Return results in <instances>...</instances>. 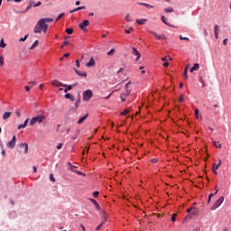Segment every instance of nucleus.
I'll return each instance as SVG.
<instances>
[{
    "label": "nucleus",
    "mask_w": 231,
    "mask_h": 231,
    "mask_svg": "<svg viewBox=\"0 0 231 231\" xmlns=\"http://www.w3.org/2000/svg\"><path fill=\"white\" fill-rule=\"evenodd\" d=\"M48 23H53V18H42L39 20V22L36 23L33 32L34 33H47L48 32Z\"/></svg>",
    "instance_id": "nucleus-1"
},
{
    "label": "nucleus",
    "mask_w": 231,
    "mask_h": 231,
    "mask_svg": "<svg viewBox=\"0 0 231 231\" xmlns=\"http://www.w3.org/2000/svg\"><path fill=\"white\" fill-rule=\"evenodd\" d=\"M129 86H131V81H129L128 83L125 84V92L122 93L120 95V98H121L122 102H125L127 97H129V95H131L132 89L129 88Z\"/></svg>",
    "instance_id": "nucleus-2"
},
{
    "label": "nucleus",
    "mask_w": 231,
    "mask_h": 231,
    "mask_svg": "<svg viewBox=\"0 0 231 231\" xmlns=\"http://www.w3.org/2000/svg\"><path fill=\"white\" fill-rule=\"evenodd\" d=\"M46 119V116L43 115H39L35 117H32L30 121L31 125H35V124H42V121Z\"/></svg>",
    "instance_id": "nucleus-3"
},
{
    "label": "nucleus",
    "mask_w": 231,
    "mask_h": 231,
    "mask_svg": "<svg viewBox=\"0 0 231 231\" xmlns=\"http://www.w3.org/2000/svg\"><path fill=\"white\" fill-rule=\"evenodd\" d=\"M19 152L21 154H27L28 153V143H22L18 145Z\"/></svg>",
    "instance_id": "nucleus-4"
},
{
    "label": "nucleus",
    "mask_w": 231,
    "mask_h": 231,
    "mask_svg": "<svg viewBox=\"0 0 231 231\" xmlns=\"http://www.w3.org/2000/svg\"><path fill=\"white\" fill-rule=\"evenodd\" d=\"M91 98H93V91L88 89L83 92V100L85 102L91 100Z\"/></svg>",
    "instance_id": "nucleus-5"
},
{
    "label": "nucleus",
    "mask_w": 231,
    "mask_h": 231,
    "mask_svg": "<svg viewBox=\"0 0 231 231\" xmlns=\"http://www.w3.org/2000/svg\"><path fill=\"white\" fill-rule=\"evenodd\" d=\"M224 201H225V197L221 196L218 199L216 200L211 210H216V208H218V207H221Z\"/></svg>",
    "instance_id": "nucleus-6"
},
{
    "label": "nucleus",
    "mask_w": 231,
    "mask_h": 231,
    "mask_svg": "<svg viewBox=\"0 0 231 231\" xmlns=\"http://www.w3.org/2000/svg\"><path fill=\"white\" fill-rule=\"evenodd\" d=\"M79 28L83 32H88V26H89V21L84 20L83 23H79Z\"/></svg>",
    "instance_id": "nucleus-7"
},
{
    "label": "nucleus",
    "mask_w": 231,
    "mask_h": 231,
    "mask_svg": "<svg viewBox=\"0 0 231 231\" xmlns=\"http://www.w3.org/2000/svg\"><path fill=\"white\" fill-rule=\"evenodd\" d=\"M132 55L136 57L135 59L136 61L140 60V58L142 57V54H140V51H138V49L134 47L132 48Z\"/></svg>",
    "instance_id": "nucleus-8"
},
{
    "label": "nucleus",
    "mask_w": 231,
    "mask_h": 231,
    "mask_svg": "<svg viewBox=\"0 0 231 231\" xmlns=\"http://www.w3.org/2000/svg\"><path fill=\"white\" fill-rule=\"evenodd\" d=\"M17 142V138L15 137V135L13 136L12 140L9 141L6 145L7 147H9V149H14V147H15V143Z\"/></svg>",
    "instance_id": "nucleus-9"
},
{
    "label": "nucleus",
    "mask_w": 231,
    "mask_h": 231,
    "mask_svg": "<svg viewBox=\"0 0 231 231\" xmlns=\"http://www.w3.org/2000/svg\"><path fill=\"white\" fill-rule=\"evenodd\" d=\"M51 85L55 86L56 88H66V84H62V82L57 79L52 80Z\"/></svg>",
    "instance_id": "nucleus-10"
},
{
    "label": "nucleus",
    "mask_w": 231,
    "mask_h": 231,
    "mask_svg": "<svg viewBox=\"0 0 231 231\" xmlns=\"http://www.w3.org/2000/svg\"><path fill=\"white\" fill-rule=\"evenodd\" d=\"M97 65V61H95V58H90L89 61L86 63L87 68H94Z\"/></svg>",
    "instance_id": "nucleus-11"
},
{
    "label": "nucleus",
    "mask_w": 231,
    "mask_h": 231,
    "mask_svg": "<svg viewBox=\"0 0 231 231\" xmlns=\"http://www.w3.org/2000/svg\"><path fill=\"white\" fill-rule=\"evenodd\" d=\"M151 33H152V35H154L155 38L161 40V39H167V37H165V34H157L156 32L151 31Z\"/></svg>",
    "instance_id": "nucleus-12"
},
{
    "label": "nucleus",
    "mask_w": 231,
    "mask_h": 231,
    "mask_svg": "<svg viewBox=\"0 0 231 231\" xmlns=\"http://www.w3.org/2000/svg\"><path fill=\"white\" fill-rule=\"evenodd\" d=\"M217 169H219V164L213 163V165H212V172L216 176H217Z\"/></svg>",
    "instance_id": "nucleus-13"
},
{
    "label": "nucleus",
    "mask_w": 231,
    "mask_h": 231,
    "mask_svg": "<svg viewBox=\"0 0 231 231\" xmlns=\"http://www.w3.org/2000/svg\"><path fill=\"white\" fill-rule=\"evenodd\" d=\"M199 69V63H195L193 67L189 69V72L193 73L194 71H198Z\"/></svg>",
    "instance_id": "nucleus-14"
},
{
    "label": "nucleus",
    "mask_w": 231,
    "mask_h": 231,
    "mask_svg": "<svg viewBox=\"0 0 231 231\" xmlns=\"http://www.w3.org/2000/svg\"><path fill=\"white\" fill-rule=\"evenodd\" d=\"M199 213V208L191 207V216H198Z\"/></svg>",
    "instance_id": "nucleus-15"
},
{
    "label": "nucleus",
    "mask_w": 231,
    "mask_h": 231,
    "mask_svg": "<svg viewBox=\"0 0 231 231\" xmlns=\"http://www.w3.org/2000/svg\"><path fill=\"white\" fill-rule=\"evenodd\" d=\"M88 116H89L88 114H86L84 116L79 119L78 124L80 125L81 124H84V121L88 119Z\"/></svg>",
    "instance_id": "nucleus-16"
},
{
    "label": "nucleus",
    "mask_w": 231,
    "mask_h": 231,
    "mask_svg": "<svg viewBox=\"0 0 231 231\" xmlns=\"http://www.w3.org/2000/svg\"><path fill=\"white\" fill-rule=\"evenodd\" d=\"M77 75H79V77H84L86 79V77H88V72H82L80 70L75 69Z\"/></svg>",
    "instance_id": "nucleus-17"
},
{
    "label": "nucleus",
    "mask_w": 231,
    "mask_h": 231,
    "mask_svg": "<svg viewBox=\"0 0 231 231\" xmlns=\"http://www.w3.org/2000/svg\"><path fill=\"white\" fill-rule=\"evenodd\" d=\"M135 23H136L137 24L143 25V24H145V23H147V19H145V18L137 19V20H135Z\"/></svg>",
    "instance_id": "nucleus-18"
},
{
    "label": "nucleus",
    "mask_w": 231,
    "mask_h": 231,
    "mask_svg": "<svg viewBox=\"0 0 231 231\" xmlns=\"http://www.w3.org/2000/svg\"><path fill=\"white\" fill-rule=\"evenodd\" d=\"M65 98H68L69 100H70L71 102H75V97L69 93H67L65 95Z\"/></svg>",
    "instance_id": "nucleus-19"
},
{
    "label": "nucleus",
    "mask_w": 231,
    "mask_h": 231,
    "mask_svg": "<svg viewBox=\"0 0 231 231\" xmlns=\"http://www.w3.org/2000/svg\"><path fill=\"white\" fill-rule=\"evenodd\" d=\"M91 201V203H93V205H95L97 210H100V205H98V202H97V200L90 199H89Z\"/></svg>",
    "instance_id": "nucleus-20"
},
{
    "label": "nucleus",
    "mask_w": 231,
    "mask_h": 231,
    "mask_svg": "<svg viewBox=\"0 0 231 231\" xmlns=\"http://www.w3.org/2000/svg\"><path fill=\"white\" fill-rule=\"evenodd\" d=\"M137 5H139V6H146V8H154L153 5H151L146 4V3H140V2H138Z\"/></svg>",
    "instance_id": "nucleus-21"
},
{
    "label": "nucleus",
    "mask_w": 231,
    "mask_h": 231,
    "mask_svg": "<svg viewBox=\"0 0 231 231\" xmlns=\"http://www.w3.org/2000/svg\"><path fill=\"white\" fill-rule=\"evenodd\" d=\"M102 221H104V224H106V221H107V213L106 211H102Z\"/></svg>",
    "instance_id": "nucleus-22"
},
{
    "label": "nucleus",
    "mask_w": 231,
    "mask_h": 231,
    "mask_svg": "<svg viewBox=\"0 0 231 231\" xmlns=\"http://www.w3.org/2000/svg\"><path fill=\"white\" fill-rule=\"evenodd\" d=\"M42 5V2H37L36 4H35V2L30 3V6H33V8H37V6H41Z\"/></svg>",
    "instance_id": "nucleus-23"
},
{
    "label": "nucleus",
    "mask_w": 231,
    "mask_h": 231,
    "mask_svg": "<svg viewBox=\"0 0 231 231\" xmlns=\"http://www.w3.org/2000/svg\"><path fill=\"white\" fill-rule=\"evenodd\" d=\"M79 10H86V6H79L78 8H75L72 11H69V14H75V12H79Z\"/></svg>",
    "instance_id": "nucleus-24"
},
{
    "label": "nucleus",
    "mask_w": 231,
    "mask_h": 231,
    "mask_svg": "<svg viewBox=\"0 0 231 231\" xmlns=\"http://www.w3.org/2000/svg\"><path fill=\"white\" fill-rule=\"evenodd\" d=\"M12 116V113L10 112H5L4 115H3V120H8V118Z\"/></svg>",
    "instance_id": "nucleus-25"
},
{
    "label": "nucleus",
    "mask_w": 231,
    "mask_h": 231,
    "mask_svg": "<svg viewBox=\"0 0 231 231\" xmlns=\"http://www.w3.org/2000/svg\"><path fill=\"white\" fill-rule=\"evenodd\" d=\"M30 119H26L24 124H22V125H18V129H24L26 127V125H28V121Z\"/></svg>",
    "instance_id": "nucleus-26"
},
{
    "label": "nucleus",
    "mask_w": 231,
    "mask_h": 231,
    "mask_svg": "<svg viewBox=\"0 0 231 231\" xmlns=\"http://www.w3.org/2000/svg\"><path fill=\"white\" fill-rule=\"evenodd\" d=\"M126 23H133V18H131V14H127L125 17Z\"/></svg>",
    "instance_id": "nucleus-27"
},
{
    "label": "nucleus",
    "mask_w": 231,
    "mask_h": 231,
    "mask_svg": "<svg viewBox=\"0 0 231 231\" xmlns=\"http://www.w3.org/2000/svg\"><path fill=\"white\" fill-rule=\"evenodd\" d=\"M116 51L115 49H111L109 51L106 52L107 57H113Z\"/></svg>",
    "instance_id": "nucleus-28"
},
{
    "label": "nucleus",
    "mask_w": 231,
    "mask_h": 231,
    "mask_svg": "<svg viewBox=\"0 0 231 231\" xmlns=\"http://www.w3.org/2000/svg\"><path fill=\"white\" fill-rule=\"evenodd\" d=\"M65 88L64 93H68V91H71V89H73V85H66Z\"/></svg>",
    "instance_id": "nucleus-29"
},
{
    "label": "nucleus",
    "mask_w": 231,
    "mask_h": 231,
    "mask_svg": "<svg viewBox=\"0 0 231 231\" xmlns=\"http://www.w3.org/2000/svg\"><path fill=\"white\" fill-rule=\"evenodd\" d=\"M189 65H187V66L185 67V69H184V77H185L186 79H189V75L187 74V73H189Z\"/></svg>",
    "instance_id": "nucleus-30"
},
{
    "label": "nucleus",
    "mask_w": 231,
    "mask_h": 231,
    "mask_svg": "<svg viewBox=\"0 0 231 231\" xmlns=\"http://www.w3.org/2000/svg\"><path fill=\"white\" fill-rule=\"evenodd\" d=\"M37 46H39V41L36 40L33 44L30 47V50H35V48H37Z\"/></svg>",
    "instance_id": "nucleus-31"
},
{
    "label": "nucleus",
    "mask_w": 231,
    "mask_h": 231,
    "mask_svg": "<svg viewBox=\"0 0 231 231\" xmlns=\"http://www.w3.org/2000/svg\"><path fill=\"white\" fill-rule=\"evenodd\" d=\"M164 12H166L167 14H171L174 12V9L172 7H168L164 9Z\"/></svg>",
    "instance_id": "nucleus-32"
},
{
    "label": "nucleus",
    "mask_w": 231,
    "mask_h": 231,
    "mask_svg": "<svg viewBox=\"0 0 231 231\" xmlns=\"http://www.w3.org/2000/svg\"><path fill=\"white\" fill-rule=\"evenodd\" d=\"M129 113H131V109H125L124 112H121V115L125 116V115H129Z\"/></svg>",
    "instance_id": "nucleus-33"
},
{
    "label": "nucleus",
    "mask_w": 231,
    "mask_h": 231,
    "mask_svg": "<svg viewBox=\"0 0 231 231\" xmlns=\"http://www.w3.org/2000/svg\"><path fill=\"white\" fill-rule=\"evenodd\" d=\"M161 21H162L164 24H166L167 26H169V23H167V20H166V18H165L164 15H162V16L161 17Z\"/></svg>",
    "instance_id": "nucleus-34"
},
{
    "label": "nucleus",
    "mask_w": 231,
    "mask_h": 231,
    "mask_svg": "<svg viewBox=\"0 0 231 231\" xmlns=\"http://www.w3.org/2000/svg\"><path fill=\"white\" fill-rule=\"evenodd\" d=\"M0 48H6V43H5L3 39L0 41Z\"/></svg>",
    "instance_id": "nucleus-35"
},
{
    "label": "nucleus",
    "mask_w": 231,
    "mask_h": 231,
    "mask_svg": "<svg viewBox=\"0 0 231 231\" xmlns=\"http://www.w3.org/2000/svg\"><path fill=\"white\" fill-rule=\"evenodd\" d=\"M66 33H68L69 35H71V33H73V29L72 28H68L66 29Z\"/></svg>",
    "instance_id": "nucleus-36"
},
{
    "label": "nucleus",
    "mask_w": 231,
    "mask_h": 231,
    "mask_svg": "<svg viewBox=\"0 0 231 231\" xmlns=\"http://www.w3.org/2000/svg\"><path fill=\"white\" fill-rule=\"evenodd\" d=\"M5 64V58L3 57V55H0V66H4Z\"/></svg>",
    "instance_id": "nucleus-37"
},
{
    "label": "nucleus",
    "mask_w": 231,
    "mask_h": 231,
    "mask_svg": "<svg viewBox=\"0 0 231 231\" xmlns=\"http://www.w3.org/2000/svg\"><path fill=\"white\" fill-rule=\"evenodd\" d=\"M213 145H214V147H217V149H221V143L217 144V142H216V141L213 142Z\"/></svg>",
    "instance_id": "nucleus-38"
},
{
    "label": "nucleus",
    "mask_w": 231,
    "mask_h": 231,
    "mask_svg": "<svg viewBox=\"0 0 231 231\" xmlns=\"http://www.w3.org/2000/svg\"><path fill=\"white\" fill-rule=\"evenodd\" d=\"M180 41H190L188 37H183V35H180Z\"/></svg>",
    "instance_id": "nucleus-39"
},
{
    "label": "nucleus",
    "mask_w": 231,
    "mask_h": 231,
    "mask_svg": "<svg viewBox=\"0 0 231 231\" xmlns=\"http://www.w3.org/2000/svg\"><path fill=\"white\" fill-rule=\"evenodd\" d=\"M28 37H29V35L28 34H26L23 38H21L20 40H19V42H24V41H26L27 39H28Z\"/></svg>",
    "instance_id": "nucleus-40"
},
{
    "label": "nucleus",
    "mask_w": 231,
    "mask_h": 231,
    "mask_svg": "<svg viewBox=\"0 0 231 231\" xmlns=\"http://www.w3.org/2000/svg\"><path fill=\"white\" fill-rule=\"evenodd\" d=\"M214 196H216V194H213V193L209 194L208 203H210V201H211L212 198H214Z\"/></svg>",
    "instance_id": "nucleus-41"
},
{
    "label": "nucleus",
    "mask_w": 231,
    "mask_h": 231,
    "mask_svg": "<svg viewBox=\"0 0 231 231\" xmlns=\"http://www.w3.org/2000/svg\"><path fill=\"white\" fill-rule=\"evenodd\" d=\"M75 174H79V176H86L82 171H74Z\"/></svg>",
    "instance_id": "nucleus-42"
},
{
    "label": "nucleus",
    "mask_w": 231,
    "mask_h": 231,
    "mask_svg": "<svg viewBox=\"0 0 231 231\" xmlns=\"http://www.w3.org/2000/svg\"><path fill=\"white\" fill-rule=\"evenodd\" d=\"M217 32H219V26L218 25H215L214 26V33H217Z\"/></svg>",
    "instance_id": "nucleus-43"
},
{
    "label": "nucleus",
    "mask_w": 231,
    "mask_h": 231,
    "mask_svg": "<svg viewBox=\"0 0 231 231\" xmlns=\"http://www.w3.org/2000/svg\"><path fill=\"white\" fill-rule=\"evenodd\" d=\"M75 169H77V166H75V165H70L69 171H70L71 172H75Z\"/></svg>",
    "instance_id": "nucleus-44"
},
{
    "label": "nucleus",
    "mask_w": 231,
    "mask_h": 231,
    "mask_svg": "<svg viewBox=\"0 0 231 231\" xmlns=\"http://www.w3.org/2000/svg\"><path fill=\"white\" fill-rule=\"evenodd\" d=\"M105 225L104 221H102L96 228V230H100V228H102V226Z\"/></svg>",
    "instance_id": "nucleus-45"
},
{
    "label": "nucleus",
    "mask_w": 231,
    "mask_h": 231,
    "mask_svg": "<svg viewBox=\"0 0 231 231\" xmlns=\"http://www.w3.org/2000/svg\"><path fill=\"white\" fill-rule=\"evenodd\" d=\"M50 180L52 181V183H55V177H53V173L50 175Z\"/></svg>",
    "instance_id": "nucleus-46"
},
{
    "label": "nucleus",
    "mask_w": 231,
    "mask_h": 231,
    "mask_svg": "<svg viewBox=\"0 0 231 231\" xmlns=\"http://www.w3.org/2000/svg\"><path fill=\"white\" fill-rule=\"evenodd\" d=\"M134 28L133 27H130L129 30L125 29V33L129 34L131 33V32H133Z\"/></svg>",
    "instance_id": "nucleus-47"
},
{
    "label": "nucleus",
    "mask_w": 231,
    "mask_h": 231,
    "mask_svg": "<svg viewBox=\"0 0 231 231\" xmlns=\"http://www.w3.org/2000/svg\"><path fill=\"white\" fill-rule=\"evenodd\" d=\"M199 82L202 83V88H205L207 85L205 84V80H203V78L199 79Z\"/></svg>",
    "instance_id": "nucleus-48"
},
{
    "label": "nucleus",
    "mask_w": 231,
    "mask_h": 231,
    "mask_svg": "<svg viewBox=\"0 0 231 231\" xmlns=\"http://www.w3.org/2000/svg\"><path fill=\"white\" fill-rule=\"evenodd\" d=\"M179 101L180 102H185V97H183V94H180Z\"/></svg>",
    "instance_id": "nucleus-49"
},
{
    "label": "nucleus",
    "mask_w": 231,
    "mask_h": 231,
    "mask_svg": "<svg viewBox=\"0 0 231 231\" xmlns=\"http://www.w3.org/2000/svg\"><path fill=\"white\" fill-rule=\"evenodd\" d=\"M79 106H80V98H79L75 103V107H79Z\"/></svg>",
    "instance_id": "nucleus-50"
},
{
    "label": "nucleus",
    "mask_w": 231,
    "mask_h": 231,
    "mask_svg": "<svg viewBox=\"0 0 231 231\" xmlns=\"http://www.w3.org/2000/svg\"><path fill=\"white\" fill-rule=\"evenodd\" d=\"M178 215L177 214H173L172 217H171V221L174 223V221H176V217Z\"/></svg>",
    "instance_id": "nucleus-51"
},
{
    "label": "nucleus",
    "mask_w": 231,
    "mask_h": 231,
    "mask_svg": "<svg viewBox=\"0 0 231 231\" xmlns=\"http://www.w3.org/2000/svg\"><path fill=\"white\" fill-rule=\"evenodd\" d=\"M68 44H69V42H68V41L63 42L61 48H64V46H68Z\"/></svg>",
    "instance_id": "nucleus-52"
},
{
    "label": "nucleus",
    "mask_w": 231,
    "mask_h": 231,
    "mask_svg": "<svg viewBox=\"0 0 231 231\" xmlns=\"http://www.w3.org/2000/svg\"><path fill=\"white\" fill-rule=\"evenodd\" d=\"M64 17V13H61L56 19V21H59V19H62Z\"/></svg>",
    "instance_id": "nucleus-53"
},
{
    "label": "nucleus",
    "mask_w": 231,
    "mask_h": 231,
    "mask_svg": "<svg viewBox=\"0 0 231 231\" xmlns=\"http://www.w3.org/2000/svg\"><path fill=\"white\" fill-rule=\"evenodd\" d=\"M195 115L197 118H199V110L196 109L195 110Z\"/></svg>",
    "instance_id": "nucleus-54"
},
{
    "label": "nucleus",
    "mask_w": 231,
    "mask_h": 231,
    "mask_svg": "<svg viewBox=\"0 0 231 231\" xmlns=\"http://www.w3.org/2000/svg\"><path fill=\"white\" fill-rule=\"evenodd\" d=\"M98 194H100V192L95 191V192L93 193L94 198H98Z\"/></svg>",
    "instance_id": "nucleus-55"
},
{
    "label": "nucleus",
    "mask_w": 231,
    "mask_h": 231,
    "mask_svg": "<svg viewBox=\"0 0 231 231\" xmlns=\"http://www.w3.org/2000/svg\"><path fill=\"white\" fill-rule=\"evenodd\" d=\"M76 66L77 68H80V61L79 60H76Z\"/></svg>",
    "instance_id": "nucleus-56"
},
{
    "label": "nucleus",
    "mask_w": 231,
    "mask_h": 231,
    "mask_svg": "<svg viewBox=\"0 0 231 231\" xmlns=\"http://www.w3.org/2000/svg\"><path fill=\"white\" fill-rule=\"evenodd\" d=\"M163 66H164V68H169V61H165V62L163 63Z\"/></svg>",
    "instance_id": "nucleus-57"
},
{
    "label": "nucleus",
    "mask_w": 231,
    "mask_h": 231,
    "mask_svg": "<svg viewBox=\"0 0 231 231\" xmlns=\"http://www.w3.org/2000/svg\"><path fill=\"white\" fill-rule=\"evenodd\" d=\"M227 42H228V39H225V40L223 41L224 46H226Z\"/></svg>",
    "instance_id": "nucleus-58"
},
{
    "label": "nucleus",
    "mask_w": 231,
    "mask_h": 231,
    "mask_svg": "<svg viewBox=\"0 0 231 231\" xmlns=\"http://www.w3.org/2000/svg\"><path fill=\"white\" fill-rule=\"evenodd\" d=\"M152 163H158V159H152Z\"/></svg>",
    "instance_id": "nucleus-59"
},
{
    "label": "nucleus",
    "mask_w": 231,
    "mask_h": 231,
    "mask_svg": "<svg viewBox=\"0 0 231 231\" xmlns=\"http://www.w3.org/2000/svg\"><path fill=\"white\" fill-rule=\"evenodd\" d=\"M62 143H59L58 145H57V149H62Z\"/></svg>",
    "instance_id": "nucleus-60"
},
{
    "label": "nucleus",
    "mask_w": 231,
    "mask_h": 231,
    "mask_svg": "<svg viewBox=\"0 0 231 231\" xmlns=\"http://www.w3.org/2000/svg\"><path fill=\"white\" fill-rule=\"evenodd\" d=\"M30 84H31V86H35L37 84V82L36 81H31Z\"/></svg>",
    "instance_id": "nucleus-61"
},
{
    "label": "nucleus",
    "mask_w": 231,
    "mask_h": 231,
    "mask_svg": "<svg viewBox=\"0 0 231 231\" xmlns=\"http://www.w3.org/2000/svg\"><path fill=\"white\" fill-rule=\"evenodd\" d=\"M80 226H81L83 231H86V226H84V225L81 224Z\"/></svg>",
    "instance_id": "nucleus-62"
},
{
    "label": "nucleus",
    "mask_w": 231,
    "mask_h": 231,
    "mask_svg": "<svg viewBox=\"0 0 231 231\" xmlns=\"http://www.w3.org/2000/svg\"><path fill=\"white\" fill-rule=\"evenodd\" d=\"M32 169H33V172H37V167L33 166Z\"/></svg>",
    "instance_id": "nucleus-63"
},
{
    "label": "nucleus",
    "mask_w": 231,
    "mask_h": 231,
    "mask_svg": "<svg viewBox=\"0 0 231 231\" xmlns=\"http://www.w3.org/2000/svg\"><path fill=\"white\" fill-rule=\"evenodd\" d=\"M63 57H65V58L69 57V53H65V54L63 55Z\"/></svg>",
    "instance_id": "nucleus-64"
}]
</instances>
